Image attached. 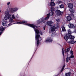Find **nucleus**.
Instances as JSON below:
<instances>
[{"mask_svg": "<svg viewBox=\"0 0 76 76\" xmlns=\"http://www.w3.org/2000/svg\"><path fill=\"white\" fill-rule=\"evenodd\" d=\"M27 25L28 26H30V27L33 28L36 34V41L37 40L36 44L37 45V46L38 47L39 45V41H41V40H42L41 37H40V35H39V34L40 33L41 35H42V32H41V31H39L37 29V27L36 25L32 24H29Z\"/></svg>", "mask_w": 76, "mask_h": 76, "instance_id": "nucleus-1", "label": "nucleus"}, {"mask_svg": "<svg viewBox=\"0 0 76 76\" xmlns=\"http://www.w3.org/2000/svg\"><path fill=\"white\" fill-rule=\"evenodd\" d=\"M3 21L2 22V25L4 26L5 27H3V26H1L0 27V31H3L6 28H7V27H8V26H10V25H13V24H14V23H12L14 21L13 20V19L10 18L9 20V22L10 23L8 24V23H6V22L4 21V20H3Z\"/></svg>", "mask_w": 76, "mask_h": 76, "instance_id": "nucleus-2", "label": "nucleus"}, {"mask_svg": "<svg viewBox=\"0 0 76 76\" xmlns=\"http://www.w3.org/2000/svg\"><path fill=\"white\" fill-rule=\"evenodd\" d=\"M53 14H54V12H53L52 11L50 12L49 14H47V17L45 18V19L43 18L40 19L39 20L37 21V23H42L43 22H44V20H47V19H49L50 15V16H52L53 15Z\"/></svg>", "mask_w": 76, "mask_h": 76, "instance_id": "nucleus-3", "label": "nucleus"}, {"mask_svg": "<svg viewBox=\"0 0 76 76\" xmlns=\"http://www.w3.org/2000/svg\"><path fill=\"white\" fill-rule=\"evenodd\" d=\"M5 15L4 18L5 20L9 19L11 18V15L9 14L8 9H7V10L5 12Z\"/></svg>", "mask_w": 76, "mask_h": 76, "instance_id": "nucleus-4", "label": "nucleus"}, {"mask_svg": "<svg viewBox=\"0 0 76 76\" xmlns=\"http://www.w3.org/2000/svg\"><path fill=\"white\" fill-rule=\"evenodd\" d=\"M58 27V24H55L54 26H53L51 27V30L52 32L55 31V30L57 29V28Z\"/></svg>", "mask_w": 76, "mask_h": 76, "instance_id": "nucleus-5", "label": "nucleus"}, {"mask_svg": "<svg viewBox=\"0 0 76 76\" xmlns=\"http://www.w3.org/2000/svg\"><path fill=\"white\" fill-rule=\"evenodd\" d=\"M73 51L72 50H71L70 51V54L71 55V56H70L69 57H67L66 58V62H67H67H68V61H69V60H70V58H74V56L73 55Z\"/></svg>", "mask_w": 76, "mask_h": 76, "instance_id": "nucleus-6", "label": "nucleus"}, {"mask_svg": "<svg viewBox=\"0 0 76 76\" xmlns=\"http://www.w3.org/2000/svg\"><path fill=\"white\" fill-rule=\"evenodd\" d=\"M18 10V8H10L9 9V11L11 13H14V12H16L17 10Z\"/></svg>", "mask_w": 76, "mask_h": 76, "instance_id": "nucleus-7", "label": "nucleus"}, {"mask_svg": "<svg viewBox=\"0 0 76 76\" xmlns=\"http://www.w3.org/2000/svg\"><path fill=\"white\" fill-rule=\"evenodd\" d=\"M54 23L52 22L51 21H46L45 22V25H49V26H51V25L52 24H53Z\"/></svg>", "mask_w": 76, "mask_h": 76, "instance_id": "nucleus-8", "label": "nucleus"}, {"mask_svg": "<svg viewBox=\"0 0 76 76\" xmlns=\"http://www.w3.org/2000/svg\"><path fill=\"white\" fill-rule=\"evenodd\" d=\"M52 41H53V39H52L51 37H50L45 40V42H46V43H47V42H52Z\"/></svg>", "mask_w": 76, "mask_h": 76, "instance_id": "nucleus-9", "label": "nucleus"}, {"mask_svg": "<svg viewBox=\"0 0 76 76\" xmlns=\"http://www.w3.org/2000/svg\"><path fill=\"white\" fill-rule=\"evenodd\" d=\"M55 0H51V2L50 3H49L48 5H50V6H55V3L54 2Z\"/></svg>", "mask_w": 76, "mask_h": 76, "instance_id": "nucleus-10", "label": "nucleus"}, {"mask_svg": "<svg viewBox=\"0 0 76 76\" xmlns=\"http://www.w3.org/2000/svg\"><path fill=\"white\" fill-rule=\"evenodd\" d=\"M64 48L62 49V54L63 56H64V53L65 52V53H66V52H69V51L70 50V48H68L67 49H66L65 51H64Z\"/></svg>", "mask_w": 76, "mask_h": 76, "instance_id": "nucleus-11", "label": "nucleus"}, {"mask_svg": "<svg viewBox=\"0 0 76 76\" xmlns=\"http://www.w3.org/2000/svg\"><path fill=\"white\" fill-rule=\"evenodd\" d=\"M55 12L56 14L57 15H61L63 12L60 11L59 10H56Z\"/></svg>", "mask_w": 76, "mask_h": 76, "instance_id": "nucleus-12", "label": "nucleus"}, {"mask_svg": "<svg viewBox=\"0 0 76 76\" xmlns=\"http://www.w3.org/2000/svg\"><path fill=\"white\" fill-rule=\"evenodd\" d=\"M27 22L25 21H23L22 22H17L16 23H17V24H25L24 23H26Z\"/></svg>", "mask_w": 76, "mask_h": 76, "instance_id": "nucleus-13", "label": "nucleus"}, {"mask_svg": "<svg viewBox=\"0 0 76 76\" xmlns=\"http://www.w3.org/2000/svg\"><path fill=\"white\" fill-rule=\"evenodd\" d=\"M76 42V41H74V39H73L71 41H68V42L69 44H75V43Z\"/></svg>", "mask_w": 76, "mask_h": 76, "instance_id": "nucleus-14", "label": "nucleus"}, {"mask_svg": "<svg viewBox=\"0 0 76 76\" xmlns=\"http://www.w3.org/2000/svg\"><path fill=\"white\" fill-rule=\"evenodd\" d=\"M68 7H69L70 9H72L73 7V4L69 3L68 4Z\"/></svg>", "mask_w": 76, "mask_h": 76, "instance_id": "nucleus-15", "label": "nucleus"}, {"mask_svg": "<svg viewBox=\"0 0 76 76\" xmlns=\"http://www.w3.org/2000/svg\"><path fill=\"white\" fill-rule=\"evenodd\" d=\"M69 26L70 28H75L74 25L72 24L69 23Z\"/></svg>", "mask_w": 76, "mask_h": 76, "instance_id": "nucleus-16", "label": "nucleus"}, {"mask_svg": "<svg viewBox=\"0 0 76 76\" xmlns=\"http://www.w3.org/2000/svg\"><path fill=\"white\" fill-rule=\"evenodd\" d=\"M69 38L71 39H73L75 38V36H72V35H69Z\"/></svg>", "mask_w": 76, "mask_h": 76, "instance_id": "nucleus-17", "label": "nucleus"}, {"mask_svg": "<svg viewBox=\"0 0 76 76\" xmlns=\"http://www.w3.org/2000/svg\"><path fill=\"white\" fill-rule=\"evenodd\" d=\"M66 19L68 21H69L71 20V17L70 16H68L66 17Z\"/></svg>", "mask_w": 76, "mask_h": 76, "instance_id": "nucleus-18", "label": "nucleus"}, {"mask_svg": "<svg viewBox=\"0 0 76 76\" xmlns=\"http://www.w3.org/2000/svg\"><path fill=\"white\" fill-rule=\"evenodd\" d=\"M64 39L66 41H67V39H69V37L68 36H66L64 37Z\"/></svg>", "mask_w": 76, "mask_h": 76, "instance_id": "nucleus-19", "label": "nucleus"}, {"mask_svg": "<svg viewBox=\"0 0 76 76\" xmlns=\"http://www.w3.org/2000/svg\"><path fill=\"white\" fill-rule=\"evenodd\" d=\"M60 7L61 9H62L63 8H64V6L63 4H62L61 5H60Z\"/></svg>", "mask_w": 76, "mask_h": 76, "instance_id": "nucleus-20", "label": "nucleus"}, {"mask_svg": "<svg viewBox=\"0 0 76 76\" xmlns=\"http://www.w3.org/2000/svg\"><path fill=\"white\" fill-rule=\"evenodd\" d=\"M65 75L66 76H70V72H69L68 73H66Z\"/></svg>", "mask_w": 76, "mask_h": 76, "instance_id": "nucleus-21", "label": "nucleus"}, {"mask_svg": "<svg viewBox=\"0 0 76 76\" xmlns=\"http://www.w3.org/2000/svg\"><path fill=\"white\" fill-rule=\"evenodd\" d=\"M62 29L63 31H66V29H65V27H62Z\"/></svg>", "mask_w": 76, "mask_h": 76, "instance_id": "nucleus-22", "label": "nucleus"}, {"mask_svg": "<svg viewBox=\"0 0 76 76\" xmlns=\"http://www.w3.org/2000/svg\"><path fill=\"white\" fill-rule=\"evenodd\" d=\"M68 34H71L72 33V31H71V30H70V29L68 30Z\"/></svg>", "mask_w": 76, "mask_h": 76, "instance_id": "nucleus-23", "label": "nucleus"}, {"mask_svg": "<svg viewBox=\"0 0 76 76\" xmlns=\"http://www.w3.org/2000/svg\"><path fill=\"white\" fill-rule=\"evenodd\" d=\"M64 67H65V65H64L63 66L62 69L61 70V72H63V70H64Z\"/></svg>", "mask_w": 76, "mask_h": 76, "instance_id": "nucleus-24", "label": "nucleus"}, {"mask_svg": "<svg viewBox=\"0 0 76 76\" xmlns=\"http://www.w3.org/2000/svg\"><path fill=\"white\" fill-rule=\"evenodd\" d=\"M14 15H12V19H15V17Z\"/></svg>", "mask_w": 76, "mask_h": 76, "instance_id": "nucleus-25", "label": "nucleus"}, {"mask_svg": "<svg viewBox=\"0 0 76 76\" xmlns=\"http://www.w3.org/2000/svg\"><path fill=\"white\" fill-rule=\"evenodd\" d=\"M55 35H56V34L55 33H53L52 34V37H54Z\"/></svg>", "mask_w": 76, "mask_h": 76, "instance_id": "nucleus-26", "label": "nucleus"}, {"mask_svg": "<svg viewBox=\"0 0 76 76\" xmlns=\"http://www.w3.org/2000/svg\"><path fill=\"white\" fill-rule=\"evenodd\" d=\"M71 17L72 18H73V19L75 18V17H74V15L73 14L72 15Z\"/></svg>", "mask_w": 76, "mask_h": 76, "instance_id": "nucleus-27", "label": "nucleus"}, {"mask_svg": "<svg viewBox=\"0 0 76 76\" xmlns=\"http://www.w3.org/2000/svg\"><path fill=\"white\" fill-rule=\"evenodd\" d=\"M56 20L57 22H60V20L59 19H57Z\"/></svg>", "mask_w": 76, "mask_h": 76, "instance_id": "nucleus-28", "label": "nucleus"}, {"mask_svg": "<svg viewBox=\"0 0 76 76\" xmlns=\"http://www.w3.org/2000/svg\"><path fill=\"white\" fill-rule=\"evenodd\" d=\"M62 3V2L61 1H59L58 2V3L59 4H60V3Z\"/></svg>", "mask_w": 76, "mask_h": 76, "instance_id": "nucleus-29", "label": "nucleus"}, {"mask_svg": "<svg viewBox=\"0 0 76 76\" xmlns=\"http://www.w3.org/2000/svg\"><path fill=\"white\" fill-rule=\"evenodd\" d=\"M7 5H8V6L10 4V2H8V3H7Z\"/></svg>", "mask_w": 76, "mask_h": 76, "instance_id": "nucleus-30", "label": "nucleus"}, {"mask_svg": "<svg viewBox=\"0 0 76 76\" xmlns=\"http://www.w3.org/2000/svg\"><path fill=\"white\" fill-rule=\"evenodd\" d=\"M73 12H72V11H71V13H74L75 12L74 10H73Z\"/></svg>", "mask_w": 76, "mask_h": 76, "instance_id": "nucleus-31", "label": "nucleus"}, {"mask_svg": "<svg viewBox=\"0 0 76 76\" xmlns=\"http://www.w3.org/2000/svg\"><path fill=\"white\" fill-rule=\"evenodd\" d=\"M51 10H52V11H54V10L52 9V8H51Z\"/></svg>", "mask_w": 76, "mask_h": 76, "instance_id": "nucleus-32", "label": "nucleus"}, {"mask_svg": "<svg viewBox=\"0 0 76 76\" xmlns=\"http://www.w3.org/2000/svg\"><path fill=\"white\" fill-rule=\"evenodd\" d=\"M1 34H2V33L0 32V36L1 35Z\"/></svg>", "mask_w": 76, "mask_h": 76, "instance_id": "nucleus-33", "label": "nucleus"}, {"mask_svg": "<svg viewBox=\"0 0 76 76\" xmlns=\"http://www.w3.org/2000/svg\"><path fill=\"white\" fill-rule=\"evenodd\" d=\"M44 30H45V27H44Z\"/></svg>", "mask_w": 76, "mask_h": 76, "instance_id": "nucleus-34", "label": "nucleus"}, {"mask_svg": "<svg viewBox=\"0 0 76 76\" xmlns=\"http://www.w3.org/2000/svg\"><path fill=\"white\" fill-rule=\"evenodd\" d=\"M0 12L1 13V10H0Z\"/></svg>", "mask_w": 76, "mask_h": 76, "instance_id": "nucleus-35", "label": "nucleus"}]
</instances>
